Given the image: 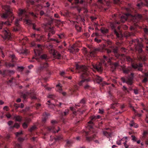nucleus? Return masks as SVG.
Wrapping results in <instances>:
<instances>
[{
  "label": "nucleus",
  "mask_w": 148,
  "mask_h": 148,
  "mask_svg": "<svg viewBox=\"0 0 148 148\" xmlns=\"http://www.w3.org/2000/svg\"><path fill=\"white\" fill-rule=\"evenodd\" d=\"M106 46L104 45H103L102 46H100L98 48L95 49L93 51L90 53V55L95 54L96 53L97 51L103 52L104 50H106L108 54L113 52L115 55L116 57L117 58H119L120 56V54L117 53V48L116 47H114L111 46L109 48L106 49Z\"/></svg>",
  "instance_id": "obj_1"
},
{
  "label": "nucleus",
  "mask_w": 148,
  "mask_h": 148,
  "mask_svg": "<svg viewBox=\"0 0 148 148\" xmlns=\"http://www.w3.org/2000/svg\"><path fill=\"white\" fill-rule=\"evenodd\" d=\"M142 17L141 14H136L133 15L127 13L124 14L121 17V21L122 22H124L127 18L130 19L134 22L137 23Z\"/></svg>",
  "instance_id": "obj_2"
},
{
  "label": "nucleus",
  "mask_w": 148,
  "mask_h": 148,
  "mask_svg": "<svg viewBox=\"0 0 148 148\" xmlns=\"http://www.w3.org/2000/svg\"><path fill=\"white\" fill-rule=\"evenodd\" d=\"M103 57V59L101 60V63H99L98 64L96 65L92 64V66L90 67V68L92 69L93 71H95V70H96L99 71H102L101 63H102L106 66V62L107 61L108 63L110 62L111 59H112L111 58L109 57L108 58L105 56H104Z\"/></svg>",
  "instance_id": "obj_3"
},
{
  "label": "nucleus",
  "mask_w": 148,
  "mask_h": 148,
  "mask_svg": "<svg viewBox=\"0 0 148 148\" xmlns=\"http://www.w3.org/2000/svg\"><path fill=\"white\" fill-rule=\"evenodd\" d=\"M76 69L81 73V77L82 78L84 77L85 75H88L89 71L88 67L83 66H80L78 64H76Z\"/></svg>",
  "instance_id": "obj_4"
},
{
  "label": "nucleus",
  "mask_w": 148,
  "mask_h": 148,
  "mask_svg": "<svg viewBox=\"0 0 148 148\" xmlns=\"http://www.w3.org/2000/svg\"><path fill=\"white\" fill-rule=\"evenodd\" d=\"M132 43L134 45L138 44L135 47L136 50L138 51L139 53L142 52V48L143 47V45L142 44H139L138 40L137 39L133 40H132Z\"/></svg>",
  "instance_id": "obj_5"
},
{
  "label": "nucleus",
  "mask_w": 148,
  "mask_h": 148,
  "mask_svg": "<svg viewBox=\"0 0 148 148\" xmlns=\"http://www.w3.org/2000/svg\"><path fill=\"white\" fill-rule=\"evenodd\" d=\"M49 52L51 53H52L53 55L56 58L60 59L61 56L54 49H51L49 51Z\"/></svg>",
  "instance_id": "obj_6"
},
{
  "label": "nucleus",
  "mask_w": 148,
  "mask_h": 148,
  "mask_svg": "<svg viewBox=\"0 0 148 148\" xmlns=\"http://www.w3.org/2000/svg\"><path fill=\"white\" fill-rule=\"evenodd\" d=\"M121 79L123 82H126L128 85H131L133 83V78L132 77H128L126 79H125L124 78L122 77Z\"/></svg>",
  "instance_id": "obj_7"
},
{
  "label": "nucleus",
  "mask_w": 148,
  "mask_h": 148,
  "mask_svg": "<svg viewBox=\"0 0 148 148\" xmlns=\"http://www.w3.org/2000/svg\"><path fill=\"white\" fill-rule=\"evenodd\" d=\"M37 48L34 50L35 55L36 56H39L40 55L42 52V48L40 45H37Z\"/></svg>",
  "instance_id": "obj_8"
},
{
  "label": "nucleus",
  "mask_w": 148,
  "mask_h": 148,
  "mask_svg": "<svg viewBox=\"0 0 148 148\" xmlns=\"http://www.w3.org/2000/svg\"><path fill=\"white\" fill-rule=\"evenodd\" d=\"M3 32L4 35L3 38L5 39H7L8 40L10 39L11 38V36L9 30H4Z\"/></svg>",
  "instance_id": "obj_9"
},
{
  "label": "nucleus",
  "mask_w": 148,
  "mask_h": 148,
  "mask_svg": "<svg viewBox=\"0 0 148 148\" xmlns=\"http://www.w3.org/2000/svg\"><path fill=\"white\" fill-rule=\"evenodd\" d=\"M132 65V67L135 69H137L139 71H141L142 70V64L141 63H139L138 65L137 64H133Z\"/></svg>",
  "instance_id": "obj_10"
},
{
  "label": "nucleus",
  "mask_w": 148,
  "mask_h": 148,
  "mask_svg": "<svg viewBox=\"0 0 148 148\" xmlns=\"http://www.w3.org/2000/svg\"><path fill=\"white\" fill-rule=\"evenodd\" d=\"M56 90L60 93H62V95H66V93L64 92H62V86L60 84H59L56 85Z\"/></svg>",
  "instance_id": "obj_11"
},
{
  "label": "nucleus",
  "mask_w": 148,
  "mask_h": 148,
  "mask_svg": "<svg viewBox=\"0 0 148 148\" xmlns=\"http://www.w3.org/2000/svg\"><path fill=\"white\" fill-rule=\"evenodd\" d=\"M2 9L4 10L6 12H10V7L9 5H2L1 6Z\"/></svg>",
  "instance_id": "obj_12"
},
{
  "label": "nucleus",
  "mask_w": 148,
  "mask_h": 148,
  "mask_svg": "<svg viewBox=\"0 0 148 148\" xmlns=\"http://www.w3.org/2000/svg\"><path fill=\"white\" fill-rule=\"evenodd\" d=\"M54 127L53 126H52L51 127H49L48 128V130L49 131L55 133V132H58L60 130V128L58 127V130H57L56 131L54 130Z\"/></svg>",
  "instance_id": "obj_13"
},
{
  "label": "nucleus",
  "mask_w": 148,
  "mask_h": 148,
  "mask_svg": "<svg viewBox=\"0 0 148 148\" xmlns=\"http://www.w3.org/2000/svg\"><path fill=\"white\" fill-rule=\"evenodd\" d=\"M26 12L25 9L23 10L19 9V10L18 14L19 16L21 15H26Z\"/></svg>",
  "instance_id": "obj_14"
},
{
  "label": "nucleus",
  "mask_w": 148,
  "mask_h": 148,
  "mask_svg": "<svg viewBox=\"0 0 148 148\" xmlns=\"http://www.w3.org/2000/svg\"><path fill=\"white\" fill-rule=\"evenodd\" d=\"M115 34L118 37H121L122 36V34L119 31H117L116 30H114Z\"/></svg>",
  "instance_id": "obj_15"
},
{
  "label": "nucleus",
  "mask_w": 148,
  "mask_h": 148,
  "mask_svg": "<svg viewBox=\"0 0 148 148\" xmlns=\"http://www.w3.org/2000/svg\"><path fill=\"white\" fill-rule=\"evenodd\" d=\"M139 59L140 60L144 61L146 60V58L145 56L140 55L139 57Z\"/></svg>",
  "instance_id": "obj_16"
},
{
  "label": "nucleus",
  "mask_w": 148,
  "mask_h": 148,
  "mask_svg": "<svg viewBox=\"0 0 148 148\" xmlns=\"http://www.w3.org/2000/svg\"><path fill=\"white\" fill-rule=\"evenodd\" d=\"M15 120L16 121H21L22 120V117L19 116H16L14 117Z\"/></svg>",
  "instance_id": "obj_17"
},
{
  "label": "nucleus",
  "mask_w": 148,
  "mask_h": 148,
  "mask_svg": "<svg viewBox=\"0 0 148 148\" xmlns=\"http://www.w3.org/2000/svg\"><path fill=\"white\" fill-rule=\"evenodd\" d=\"M8 12H5L3 13L1 16V17L4 18H7L8 16Z\"/></svg>",
  "instance_id": "obj_18"
},
{
  "label": "nucleus",
  "mask_w": 148,
  "mask_h": 148,
  "mask_svg": "<svg viewBox=\"0 0 148 148\" xmlns=\"http://www.w3.org/2000/svg\"><path fill=\"white\" fill-rule=\"evenodd\" d=\"M75 48V45H73V46L71 47L69 49V50L70 52L74 53Z\"/></svg>",
  "instance_id": "obj_19"
},
{
  "label": "nucleus",
  "mask_w": 148,
  "mask_h": 148,
  "mask_svg": "<svg viewBox=\"0 0 148 148\" xmlns=\"http://www.w3.org/2000/svg\"><path fill=\"white\" fill-rule=\"evenodd\" d=\"M96 79L97 82L98 83H99L100 82H101L103 80V79L101 77L98 76H97Z\"/></svg>",
  "instance_id": "obj_20"
},
{
  "label": "nucleus",
  "mask_w": 148,
  "mask_h": 148,
  "mask_svg": "<svg viewBox=\"0 0 148 148\" xmlns=\"http://www.w3.org/2000/svg\"><path fill=\"white\" fill-rule=\"evenodd\" d=\"M101 31L102 33L105 34L107 33L108 32V30L107 29H105L103 28H102L101 29Z\"/></svg>",
  "instance_id": "obj_21"
},
{
  "label": "nucleus",
  "mask_w": 148,
  "mask_h": 148,
  "mask_svg": "<svg viewBox=\"0 0 148 148\" xmlns=\"http://www.w3.org/2000/svg\"><path fill=\"white\" fill-rule=\"evenodd\" d=\"M143 4L142 2H140L137 5V6L138 9H140L143 6Z\"/></svg>",
  "instance_id": "obj_22"
},
{
  "label": "nucleus",
  "mask_w": 148,
  "mask_h": 148,
  "mask_svg": "<svg viewBox=\"0 0 148 148\" xmlns=\"http://www.w3.org/2000/svg\"><path fill=\"white\" fill-rule=\"evenodd\" d=\"M130 125L131 127H132L134 126V127L135 128H137L138 127V126L137 125H136V126H135L134 125L135 123L133 121H131V123H130Z\"/></svg>",
  "instance_id": "obj_23"
},
{
  "label": "nucleus",
  "mask_w": 148,
  "mask_h": 148,
  "mask_svg": "<svg viewBox=\"0 0 148 148\" xmlns=\"http://www.w3.org/2000/svg\"><path fill=\"white\" fill-rule=\"evenodd\" d=\"M11 58L12 59V62H14L15 61V60H16V58L15 56L14 55H11Z\"/></svg>",
  "instance_id": "obj_24"
},
{
  "label": "nucleus",
  "mask_w": 148,
  "mask_h": 148,
  "mask_svg": "<svg viewBox=\"0 0 148 148\" xmlns=\"http://www.w3.org/2000/svg\"><path fill=\"white\" fill-rule=\"evenodd\" d=\"M36 126L35 125H34L32 127H31L29 129V131L30 132H32L35 130V129H36Z\"/></svg>",
  "instance_id": "obj_25"
},
{
  "label": "nucleus",
  "mask_w": 148,
  "mask_h": 148,
  "mask_svg": "<svg viewBox=\"0 0 148 148\" xmlns=\"http://www.w3.org/2000/svg\"><path fill=\"white\" fill-rule=\"evenodd\" d=\"M87 81V82H88V81H89V80H88V79H83L80 82H79V86H81L82 85V83L84 82H85V81Z\"/></svg>",
  "instance_id": "obj_26"
},
{
  "label": "nucleus",
  "mask_w": 148,
  "mask_h": 148,
  "mask_svg": "<svg viewBox=\"0 0 148 148\" xmlns=\"http://www.w3.org/2000/svg\"><path fill=\"white\" fill-rule=\"evenodd\" d=\"M103 135L107 137H108L110 136V134L108 133L107 132L105 131H103Z\"/></svg>",
  "instance_id": "obj_27"
},
{
  "label": "nucleus",
  "mask_w": 148,
  "mask_h": 148,
  "mask_svg": "<svg viewBox=\"0 0 148 148\" xmlns=\"http://www.w3.org/2000/svg\"><path fill=\"white\" fill-rule=\"evenodd\" d=\"M19 127V125L17 123H15L13 127H11V128H13V127H15L16 128H18Z\"/></svg>",
  "instance_id": "obj_28"
},
{
  "label": "nucleus",
  "mask_w": 148,
  "mask_h": 148,
  "mask_svg": "<svg viewBox=\"0 0 148 148\" xmlns=\"http://www.w3.org/2000/svg\"><path fill=\"white\" fill-rule=\"evenodd\" d=\"M130 71V69H125L123 70V73H125L127 74Z\"/></svg>",
  "instance_id": "obj_29"
},
{
  "label": "nucleus",
  "mask_w": 148,
  "mask_h": 148,
  "mask_svg": "<svg viewBox=\"0 0 148 148\" xmlns=\"http://www.w3.org/2000/svg\"><path fill=\"white\" fill-rule=\"evenodd\" d=\"M100 118V116L99 115H97V116H93L92 117L91 120H92L94 119H99Z\"/></svg>",
  "instance_id": "obj_30"
},
{
  "label": "nucleus",
  "mask_w": 148,
  "mask_h": 148,
  "mask_svg": "<svg viewBox=\"0 0 148 148\" xmlns=\"http://www.w3.org/2000/svg\"><path fill=\"white\" fill-rule=\"evenodd\" d=\"M47 57V56L46 54H43L40 57L42 59H45Z\"/></svg>",
  "instance_id": "obj_31"
},
{
  "label": "nucleus",
  "mask_w": 148,
  "mask_h": 148,
  "mask_svg": "<svg viewBox=\"0 0 148 148\" xmlns=\"http://www.w3.org/2000/svg\"><path fill=\"white\" fill-rule=\"evenodd\" d=\"M49 41H48V42H49V41H56L57 43H59V42L58 41V40H56L55 39L53 38H51L49 39Z\"/></svg>",
  "instance_id": "obj_32"
},
{
  "label": "nucleus",
  "mask_w": 148,
  "mask_h": 148,
  "mask_svg": "<svg viewBox=\"0 0 148 148\" xmlns=\"http://www.w3.org/2000/svg\"><path fill=\"white\" fill-rule=\"evenodd\" d=\"M127 141L126 140L125 142L123 143L125 147V148H128L129 147V146L127 144Z\"/></svg>",
  "instance_id": "obj_33"
},
{
  "label": "nucleus",
  "mask_w": 148,
  "mask_h": 148,
  "mask_svg": "<svg viewBox=\"0 0 148 148\" xmlns=\"http://www.w3.org/2000/svg\"><path fill=\"white\" fill-rule=\"evenodd\" d=\"M26 23L29 25H30L32 24V21L29 20H26Z\"/></svg>",
  "instance_id": "obj_34"
},
{
  "label": "nucleus",
  "mask_w": 148,
  "mask_h": 148,
  "mask_svg": "<svg viewBox=\"0 0 148 148\" xmlns=\"http://www.w3.org/2000/svg\"><path fill=\"white\" fill-rule=\"evenodd\" d=\"M22 134V131H21L18 132H16L15 133V135L16 136H18L19 135H21Z\"/></svg>",
  "instance_id": "obj_35"
},
{
  "label": "nucleus",
  "mask_w": 148,
  "mask_h": 148,
  "mask_svg": "<svg viewBox=\"0 0 148 148\" xmlns=\"http://www.w3.org/2000/svg\"><path fill=\"white\" fill-rule=\"evenodd\" d=\"M36 25H35L34 24H33V28L34 29L36 30L37 31H39L40 30V28H37L36 29L35 28Z\"/></svg>",
  "instance_id": "obj_36"
},
{
  "label": "nucleus",
  "mask_w": 148,
  "mask_h": 148,
  "mask_svg": "<svg viewBox=\"0 0 148 148\" xmlns=\"http://www.w3.org/2000/svg\"><path fill=\"white\" fill-rule=\"evenodd\" d=\"M23 128H27V125L26 123H24L23 124Z\"/></svg>",
  "instance_id": "obj_37"
},
{
  "label": "nucleus",
  "mask_w": 148,
  "mask_h": 148,
  "mask_svg": "<svg viewBox=\"0 0 148 148\" xmlns=\"http://www.w3.org/2000/svg\"><path fill=\"white\" fill-rule=\"evenodd\" d=\"M131 137H132V140H133L134 142L136 141V137L135 136L132 135L131 136Z\"/></svg>",
  "instance_id": "obj_38"
},
{
  "label": "nucleus",
  "mask_w": 148,
  "mask_h": 148,
  "mask_svg": "<svg viewBox=\"0 0 148 148\" xmlns=\"http://www.w3.org/2000/svg\"><path fill=\"white\" fill-rule=\"evenodd\" d=\"M127 34H128V35L127 36H125L126 37H127V36H134V34L132 33L127 32Z\"/></svg>",
  "instance_id": "obj_39"
},
{
  "label": "nucleus",
  "mask_w": 148,
  "mask_h": 148,
  "mask_svg": "<svg viewBox=\"0 0 148 148\" xmlns=\"http://www.w3.org/2000/svg\"><path fill=\"white\" fill-rule=\"evenodd\" d=\"M65 73L64 71H60V74L62 76H64V75L65 74Z\"/></svg>",
  "instance_id": "obj_40"
},
{
  "label": "nucleus",
  "mask_w": 148,
  "mask_h": 148,
  "mask_svg": "<svg viewBox=\"0 0 148 148\" xmlns=\"http://www.w3.org/2000/svg\"><path fill=\"white\" fill-rule=\"evenodd\" d=\"M3 109L6 111H8L9 110V109L8 107L7 106H4L3 108Z\"/></svg>",
  "instance_id": "obj_41"
},
{
  "label": "nucleus",
  "mask_w": 148,
  "mask_h": 148,
  "mask_svg": "<svg viewBox=\"0 0 148 148\" xmlns=\"http://www.w3.org/2000/svg\"><path fill=\"white\" fill-rule=\"evenodd\" d=\"M15 24L18 27L19 26V23H18V19H17L15 22Z\"/></svg>",
  "instance_id": "obj_42"
},
{
  "label": "nucleus",
  "mask_w": 148,
  "mask_h": 148,
  "mask_svg": "<svg viewBox=\"0 0 148 148\" xmlns=\"http://www.w3.org/2000/svg\"><path fill=\"white\" fill-rule=\"evenodd\" d=\"M3 24H5L7 25H10V23L9 21H7L5 22H4Z\"/></svg>",
  "instance_id": "obj_43"
},
{
  "label": "nucleus",
  "mask_w": 148,
  "mask_h": 148,
  "mask_svg": "<svg viewBox=\"0 0 148 148\" xmlns=\"http://www.w3.org/2000/svg\"><path fill=\"white\" fill-rule=\"evenodd\" d=\"M24 68L23 66H18L17 69L20 71H22L23 69Z\"/></svg>",
  "instance_id": "obj_44"
},
{
  "label": "nucleus",
  "mask_w": 148,
  "mask_h": 148,
  "mask_svg": "<svg viewBox=\"0 0 148 148\" xmlns=\"http://www.w3.org/2000/svg\"><path fill=\"white\" fill-rule=\"evenodd\" d=\"M31 121V119L30 118H27L25 119V123H29Z\"/></svg>",
  "instance_id": "obj_45"
},
{
  "label": "nucleus",
  "mask_w": 148,
  "mask_h": 148,
  "mask_svg": "<svg viewBox=\"0 0 148 148\" xmlns=\"http://www.w3.org/2000/svg\"><path fill=\"white\" fill-rule=\"evenodd\" d=\"M49 107L51 108H53L55 107V105L54 104H48Z\"/></svg>",
  "instance_id": "obj_46"
},
{
  "label": "nucleus",
  "mask_w": 148,
  "mask_h": 148,
  "mask_svg": "<svg viewBox=\"0 0 148 148\" xmlns=\"http://www.w3.org/2000/svg\"><path fill=\"white\" fill-rule=\"evenodd\" d=\"M27 51L26 50H23L21 51V53L22 54H26L27 53Z\"/></svg>",
  "instance_id": "obj_47"
},
{
  "label": "nucleus",
  "mask_w": 148,
  "mask_h": 148,
  "mask_svg": "<svg viewBox=\"0 0 148 148\" xmlns=\"http://www.w3.org/2000/svg\"><path fill=\"white\" fill-rule=\"evenodd\" d=\"M6 73V71L5 70L3 71H0V74H2L3 75H5Z\"/></svg>",
  "instance_id": "obj_48"
},
{
  "label": "nucleus",
  "mask_w": 148,
  "mask_h": 148,
  "mask_svg": "<svg viewBox=\"0 0 148 148\" xmlns=\"http://www.w3.org/2000/svg\"><path fill=\"white\" fill-rule=\"evenodd\" d=\"M50 32V33H51L52 34H53L55 33V31L53 29H51Z\"/></svg>",
  "instance_id": "obj_49"
},
{
  "label": "nucleus",
  "mask_w": 148,
  "mask_h": 148,
  "mask_svg": "<svg viewBox=\"0 0 148 148\" xmlns=\"http://www.w3.org/2000/svg\"><path fill=\"white\" fill-rule=\"evenodd\" d=\"M55 97V96L54 95H49L47 96L49 98H54Z\"/></svg>",
  "instance_id": "obj_50"
},
{
  "label": "nucleus",
  "mask_w": 148,
  "mask_h": 148,
  "mask_svg": "<svg viewBox=\"0 0 148 148\" xmlns=\"http://www.w3.org/2000/svg\"><path fill=\"white\" fill-rule=\"evenodd\" d=\"M4 22H1L0 23V29H2L3 26V25Z\"/></svg>",
  "instance_id": "obj_51"
},
{
  "label": "nucleus",
  "mask_w": 148,
  "mask_h": 148,
  "mask_svg": "<svg viewBox=\"0 0 148 148\" xmlns=\"http://www.w3.org/2000/svg\"><path fill=\"white\" fill-rule=\"evenodd\" d=\"M14 66V64H9L8 65L6 64V66L7 67H13Z\"/></svg>",
  "instance_id": "obj_52"
},
{
  "label": "nucleus",
  "mask_w": 148,
  "mask_h": 148,
  "mask_svg": "<svg viewBox=\"0 0 148 148\" xmlns=\"http://www.w3.org/2000/svg\"><path fill=\"white\" fill-rule=\"evenodd\" d=\"M69 112L68 110H66L64 112V115H66L68 114Z\"/></svg>",
  "instance_id": "obj_53"
},
{
  "label": "nucleus",
  "mask_w": 148,
  "mask_h": 148,
  "mask_svg": "<svg viewBox=\"0 0 148 148\" xmlns=\"http://www.w3.org/2000/svg\"><path fill=\"white\" fill-rule=\"evenodd\" d=\"M126 59L129 62L131 61H132V59L129 57H127L126 58Z\"/></svg>",
  "instance_id": "obj_54"
},
{
  "label": "nucleus",
  "mask_w": 148,
  "mask_h": 148,
  "mask_svg": "<svg viewBox=\"0 0 148 148\" xmlns=\"http://www.w3.org/2000/svg\"><path fill=\"white\" fill-rule=\"evenodd\" d=\"M95 40L97 43H99L101 41V40L100 39H98L97 38H95Z\"/></svg>",
  "instance_id": "obj_55"
},
{
  "label": "nucleus",
  "mask_w": 148,
  "mask_h": 148,
  "mask_svg": "<svg viewBox=\"0 0 148 148\" xmlns=\"http://www.w3.org/2000/svg\"><path fill=\"white\" fill-rule=\"evenodd\" d=\"M6 72L9 73H10L11 74H14V71H6Z\"/></svg>",
  "instance_id": "obj_56"
},
{
  "label": "nucleus",
  "mask_w": 148,
  "mask_h": 148,
  "mask_svg": "<svg viewBox=\"0 0 148 148\" xmlns=\"http://www.w3.org/2000/svg\"><path fill=\"white\" fill-rule=\"evenodd\" d=\"M148 134V130L144 131L143 133V135L144 136Z\"/></svg>",
  "instance_id": "obj_57"
},
{
  "label": "nucleus",
  "mask_w": 148,
  "mask_h": 148,
  "mask_svg": "<svg viewBox=\"0 0 148 148\" xmlns=\"http://www.w3.org/2000/svg\"><path fill=\"white\" fill-rule=\"evenodd\" d=\"M134 93L136 94H137L138 93V90L137 89H134Z\"/></svg>",
  "instance_id": "obj_58"
},
{
  "label": "nucleus",
  "mask_w": 148,
  "mask_h": 148,
  "mask_svg": "<svg viewBox=\"0 0 148 148\" xmlns=\"http://www.w3.org/2000/svg\"><path fill=\"white\" fill-rule=\"evenodd\" d=\"M117 104V103H114L112 104V105H111V108L114 109L115 108V105H116Z\"/></svg>",
  "instance_id": "obj_59"
},
{
  "label": "nucleus",
  "mask_w": 148,
  "mask_h": 148,
  "mask_svg": "<svg viewBox=\"0 0 148 148\" xmlns=\"http://www.w3.org/2000/svg\"><path fill=\"white\" fill-rule=\"evenodd\" d=\"M24 139L23 138L20 137L18 138V140L20 141H22L24 140Z\"/></svg>",
  "instance_id": "obj_60"
},
{
  "label": "nucleus",
  "mask_w": 148,
  "mask_h": 148,
  "mask_svg": "<svg viewBox=\"0 0 148 148\" xmlns=\"http://www.w3.org/2000/svg\"><path fill=\"white\" fill-rule=\"evenodd\" d=\"M80 103L84 104L85 103V100L84 99H82L81 100Z\"/></svg>",
  "instance_id": "obj_61"
},
{
  "label": "nucleus",
  "mask_w": 148,
  "mask_h": 148,
  "mask_svg": "<svg viewBox=\"0 0 148 148\" xmlns=\"http://www.w3.org/2000/svg\"><path fill=\"white\" fill-rule=\"evenodd\" d=\"M103 112V110L102 109H99V113L102 114Z\"/></svg>",
  "instance_id": "obj_62"
},
{
  "label": "nucleus",
  "mask_w": 148,
  "mask_h": 148,
  "mask_svg": "<svg viewBox=\"0 0 148 148\" xmlns=\"http://www.w3.org/2000/svg\"><path fill=\"white\" fill-rule=\"evenodd\" d=\"M144 32L146 34L148 33V30L147 28H145L144 29Z\"/></svg>",
  "instance_id": "obj_63"
},
{
  "label": "nucleus",
  "mask_w": 148,
  "mask_h": 148,
  "mask_svg": "<svg viewBox=\"0 0 148 148\" xmlns=\"http://www.w3.org/2000/svg\"><path fill=\"white\" fill-rule=\"evenodd\" d=\"M48 66V64L47 63H45L44 64V66L42 67L43 68H46Z\"/></svg>",
  "instance_id": "obj_64"
}]
</instances>
